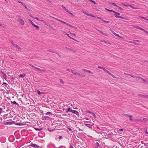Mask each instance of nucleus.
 I'll list each match as a JSON object with an SVG mask.
<instances>
[{
    "label": "nucleus",
    "instance_id": "69168bd1",
    "mask_svg": "<svg viewBox=\"0 0 148 148\" xmlns=\"http://www.w3.org/2000/svg\"><path fill=\"white\" fill-rule=\"evenodd\" d=\"M42 119L43 120H45V118L44 117H43L42 118Z\"/></svg>",
    "mask_w": 148,
    "mask_h": 148
},
{
    "label": "nucleus",
    "instance_id": "a211bd4d",
    "mask_svg": "<svg viewBox=\"0 0 148 148\" xmlns=\"http://www.w3.org/2000/svg\"><path fill=\"white\" fill-rule=\"evenodd\" d=\"M109 75H110L111 76H112L113 78H116V79H119V77H116L114 76L113 74L110 73V74H109Z\"/></svg>",
    "mask_w": 148,
    "mask_h": 148
},
{
    "label": "nucleus",
    "instance_id": "774afa93",
    "mask_svg": "<svg viewBox=\"0 0 148 148\" xmlns=\"http://www.w3.org/2000/svg\"><path fill=\"white\" fill-rule=\"evenodd\" d=\"M97 146H98L99 145V144L98 142H97Z\"/></svg>",
    "mask_w": 148,
    "mask_h": 148
},
{
    "label": "nucleus",
    "instance_id": "37998d69",
    "mask_svg": "<svg viewBox=\"0 0 148 148\" xmlns=\"http://www.w3.org/2000/svg\"><path fill=\"white\" fill-rule=\"evenodd\" d=\"M2 108H0V115L1 114L2 112Z\"/></svg>",
    "mask_w": 148,
    "mask_h": 148
},
{
    "label": "nucleus",
    "instance_id": "e433bc0d",
    "mask_svg": "<svg viewBox=\"0 0 148 148\" xmlns=\"http://www.w3.org/2000/svg\"><path fill=\"white\" fill-rule=\"evenodd\" d=\"M101 20H102V21H104V22H106V23H110L109 21H106L104 20H103V19H101Z\"/></svg>",
    "mask_w": 148,
    "mask_h": 148
},
{
    "label": "nucleus",
    "instance_id": "f03ea898",
    "mask_svg": "<svg viewBox=\"0 0 148 148\" xmlns=\"http://www.w3.org/2000/svg\"><path fill=\"white\" fill-rule=\"evenodd\" d=\"M132 26H133V27H134L135 28H137V29H140L141 30H142L144 32H146L148 34V32L147 31H146V30L144 29H143L140 27H139L136 25H133Z\"/></svg>",
    "mask_w": 148,
    "mask_h": 148
},
{
    "label": "nucleus",
    "instance_id": "8fccbe9b",
    "mask_svg": "<svg viewBox=\"0 0 148 148\" xmlns=\"http://www.w3.org/2000/svg\"><path fill=\"white\" fill-rule=\"evenodd\" d=\"M106 73H108L109 75V74L110 73L108 71V70H107L106 71Z\"/></svg>",
    "mask_w": 148,
    "mask_h": 148
},
{
    "label": "nucleus",
    "instance_id": "423d86ee",
    "mask_svg": "<svg viewBox=\"0 0 148 148\" xmlns=\"http://www.w3.org/2000/svg\"><path fill=\"white\" fill-rule=\"evenodd\" d=\"M130 76L133 77L134 78H139L140 79L142 80H143V81H145V80L144 79H143L142 78L139 77H137L136 76H134V75H132L131 74L130 75Z\"/></svg>",
    "mask_w": 148,
    "mask_h": 148
},
{
    "label": "nucleus",
    "instance_id": "cd10ccee",
    "mask_svg": "<svg viewBox=\"0 0 148 148\" xmlns=\"http://www.w3.org/2000/svg\"><path fill=\"white\" fill-rule=\"evenodd\" d=\"M114 35H115V36H118L120 38H121V37L119 34H116V33H114Z\"/></svg>",
    "mask_w": 148,
    "mask_h": 148
},
{
    "label": "nucleus",
    "instance_id": "c85d7f7f",
    "mask_svg": "<svg viewBox=\"0 0 148 148\" xmlns=\"http://www.w3.org/2000/svg\"><path fill=\"white\" fill-rule=\"evenodd\" d=\"M101 34L107 36V35L106 34L103 33L102 32L100 31L99 32Z\"/></svg>",
    "mask_w": 148,
    "mask_h": 148
},
{
    "label": "nucleus",
    "instance_id": "5fc2aeb1",
    "mask_svg": "<svg viewBox=\"0 0 148 148\" xmlns=\"http://www.w3.org/2000/svg\"><path fill=\"white\" fill-rule=\"evenodd\" d=\"M73 27H71L73 28H75V29H77V27H74V26H73Z\"/></svg>",
    "mask_w": 148,
    "mask_h": 148
},
{
    "label": "nucleus",
    "instance_id": "393cba45",
    "mask_svg": "<svg viewBox=\"0 0 148 148\" xmlns=\"http://www.w3.org/2000/svg\"><path fill=\"white\" fill-rule=\"evenodd\" d=\"M12 123V122H6L5 123V125H9Z\"/></svg>",
    "mask_w": 148,
    "mask_h": 148
},
{
    "label": "nucleus",
    "instance_id": "a18cd8bd",
    "mask_svg": "<svg viewBox=\"0 0 148 148\" xmlns=\"http://www.w3.org/2000/svg\"><path fill=\"white\" fill-rule=\"evenodd\" d=\"M98 68H99V69H103V67H101V66H98Z\"/></svg>",
    "mask_w": 148,
    "mask_h": 148
},
{
    "label": "nucleus",
    "instance_id": "2eb2a0df",
    "mask_svg": "<svg viewBox=\"0 0 148 148\" xmlns=\"http://www.w3.org/2000/svg\"><path fill=\"white\" fill-rule=\"evenodd\" d=\"M62 8H63L67 12H69V10L68 9L66 8L63 5H62Z\"/></svg>",
    "mask_w": 148,
    "mask_h": 148
},
{
    "label": "nucleus",
    "instance_id": "338daca9",
    "mask_svg": "<svg viewBox=\"0 0 148 148\" xmlns=\"http://www.w3.org/2000/svg\"><path fill=\"white\" fill-rule=\"evenodd\" d=\"M69 148H73V147L71 145Z\"/></svg>",
    "mask_w": 148,
    "mask_h": 148
},
{
    "label": "nucleus",
    "instance_id": "603ef678",
    "mask_svg": "<svg viewBox=\"0 0 148 148\" xmlns=\"http://www.w3.org/2000/svg\"><path fill=\"white\" fill-rule=\"evenodd\" d=\"M30 65L32 67H33V68H35V66H33V65H32V64H30Z\"/></svg>",
    "mask_w": 148,
    "mask_h": 148
},
{
    "label": "nucleus",
    "instance_id": "58836bf2",
    "mask_svg": "<svg viewBox=\"0 0 148 148\" xmlns=\"http://www.w3.org/2000/svg\"><path fill=\"white\" fill-rule=\"evenodd\" d=\"M141 17V18H143V19H144L147 21H148V19H147V18H146L144 17Z\"/></svg>",
    "mask_w": 148,
    "mask_h": 148
},
{
    "label": "nucleus",
    "instance_id": "e2e57ef3",
    "mask_svg": "<svg viewBox=\"0 0 148 148\" xmlns=\"http://www.w3.org/2000/svg\"><path fill=\"white\" fill-rule=\"evenodd\" d=\"M119 131H123V129H120L119 130Z\"/></svg>",
    "mask_w": 148,
    "mask_h": 148
},
{
    "label": "nucleus",
    "instance_id": "b1692460",
    "mask_svg": "<svg viewBox=\"0 0 148 148\" xmlns=\"http://www.w3.org/2000/svg\"><path fill=\"white\" fill-rule=\"evenodd\" d=\"M28 21L32 25L34 23L30 19H28Z\"/></svg>",
    "mask_w": 148,
    "mask_h": 148
},
{
    "label": "nucleus",
    "instance_id": "4c0bfd02",
    "mask_svg": "<svg viewBox=\"0 0 148 148\" xmlns=\"http://www.w3.org/2000/svg\"><path fill=\"white\" fill-rule=\"evenodd\" d=\"M112 4L114 6H115L117 7L118 5H116L115 3H112Z\"/></svg>",
    "mask_w": 148,
    "mask_h": 148
},
{
    "label": "nucleus",
    "instance_id": "bf43d9fd",
    "mask_svg": "<svg viewBox=\"0 0 148 148\" xmlns=\"http://www.w3.org/2000/svg\"><path fill=\"white\" fill-rule=\"evenodd\" d=\"M59 138L60 139H61L62 138V137L61 136H59Z\"/></svg>",
    "mask_w": 148,
    "mask_h": 148
},
{
    "label": "nucleus",
    "instance_id": "f3484780",
    "mask_svg": "<svg viewBox=\"0 0 148 148\" xmlns=\"http://www.w3.org/2000/svg\"><path fill=\"white\" fill-rule=\"evenodd\" d=\"M85 125L87 127L90 128H92V126L91 125L89 124H86Z\"/></svg>",
    "mask_w": 148,
    "mask_h": 148
},
{
    "label": "nucleus",
    "instance_id": "49530a36",
    "mask_svg": "<svg viewBox=\"0 0 148 148\" xmlns=\"http://www.w3.org/2000/svg\"><path fill=\"white\" fill-rule=\"evenodd\" d=\"M14 104H17V103H16V102L15 101H14L13 102H12Z\"/></svg>",
    "mask_w": 148,
    "mask_h": 148
},
{
    "label": "nucleus",
    "instance_id": "9b49d317",
    "mask_svg": "<svg viewBox=\"0 0 148 148\" xmlns=\"http://www.w3.org/2000/svg\"><path fill=\"white\" fill-rule=\"evenodd\" d=\"M40 21L42 22L44 24L47 25H49V24L48 23H47L46 21L43 20H39Z\"/></svg>",
    "mask_w": 148,
    "mask_h": 148
},
{
    "label": "nucleus",
    "instance_id": "6e6d98bb",
    "mask_svg": "<svg viewBox=\"0 0 148 148\" xmlns=\"http://www.w3.org/2000/svg\"><path fill=\"white\" fill-rule=\"evenodd\" d=\"M117 8H118L119 9H122L119 6H117Z\"/></svg>",
    "mask_w": 148,
    "mask_h": 148
},
{
    "label": "nucleus",
    "instance_id": "13d9d810",
    "mask_svg": "<svg viewBox=\"0 0 148 148\" xmlns=\"http://www.w3.org/2000/svg\"><path fill=\"white\" fill-rule=\"evenodd\" d=\"M111 31L112 32V33L113 34H114V33H115L112 30H111Z\"/></svg>",
    "mask_w": 148,
    "mask_h": 148
},
{
    "label": "nucleus",
    "instance_id": "39448f33",
    "mask_svg": "<svg viewBox=\"0 0 148 148\" xmlns=\"http://www.w3.org/2000/svg\"><path fill=\"white\" fill-rule=\"evenodd\" d=\"M122 4L123 5L126 6L130 7V8H131L134 9H137V8L134 7L133 6H132L130 4L125 5V4L123 3H122Z\"/></svg>",
    "mask_w": 148,
    "mask_h": 148
},
{
    "label": "nucleus",
    "instance_id": "ddd939ff",
    "mask_svg": "<svg viewBox=\"0 0 148 148\" xmlns=\"http://www.w3.org/2000/svg\"><path fill=\"white\" fill-rule=\"evenodd\" d=\"M34 69H36V70L39 71H41V72H45V70H41L39 68H37V67H35V68H34Z\"/></svg>",
    "mask_w": 148,
    "mask_h": 148
},
{
    "label": "nucleus",
    "instance_id": "c9c22d12",
    "mask_svg": "<svg viewBox=\"0 0 148 148\" xmlns=\"http://www.w3.org/2000/svg\"><path fill=\"white\" fill-rule=\"evenodd\" d=\"M11 44H12V45H13V46H15V45H15V44L14 43V42H12V41H11Z\"/></svg>",
    "mask_w": 148,
    "mask_h": 148
},
{
    "label": "nucleus",
    "instance_id": "72a5a7b5",
    "mask_svg": "<svg viewBox=\"0 0 148 148\" xmlns=\"http://www.w3.org/2000/svg\"><path fill=\"white\" fill-rule=\"evenodd\" d=\"M51 113L50 112H47L46 114H45L46 115H48V114H51Z\"/></svg>",
    "mask_w": 148,
    "mask_h": 148
},
{
    "label": "nucleus",
    "instance_id": "680f3d73",
    "mask_svg": "<svg viewBox=\"0 0 148 148\" xmlns=\"http://www.w3.org/2000/svg\"><path fill=\"white\" fill-rule=\"evenodd\" d=\"M97 18H98L99 19H101H101H102L101 18H100V17H98Z\"/></svg>",
    "mask_w": 148,
    "mask_h": 148
},
{
    "label": "nucleus",
    "instance_id": "f704fd0d",
    "mask_svg": "<svg viewBox=\"0 0 148 148\" xmlns=\"http://www.w3.org/2000/svg\"><path fill=\"white\" fill-rule=\"evenodd\" d=\"M35 129L37 131H40L42 130L41 129H39V128H35Z\"/></svg>",
    "mask_w": 148,
    "mask_h": 148
},
{
    "label": "nucleus",
    "instance_id": "f257e3e1",
    "mask_svg": "<svg viewBox=\"0 0 148 148\" xmlns=\"http://www.w3.org/2000/svg\"><path fill=\"white\" fill-rule=\"evenodd\" d=\"M17 22H18L21 25H23L25 24V22L22 18H21V16H17Z\"/></svg>",
    "mask_w": 148,
    "mask_h": 148
},
{
    "label": "nucleus",
    "instance_id": "de8ad7c7",
    "mask_svg": "<svg viewBox=\"0 0 148 148\" xmlns=\"http://www.w3.org/2000/svg\"><path fill=\"white\" fill-rule=\"evenodd\" d=\"M60 82L61 83H62V84H64V82L63 81V80L62 79H60Z\"/></svg>",
    "mask_w": 148,
    "mask_h": 148
},
{
    "label": "nucleus",
    "instance_id": "864d4df0",
    "mask_svg": "<svg viewBox=\"0 0 148 148\" xmlns=\"http://www.w3.org/2000/svg\"><path fill=\"white\" fill-rule=\"evenodd\" d=\"M68 13H69L71 15H73V14L71 13L70 12V11H69V12H68Z\"/></svg>",
    "mask_w": 148,
    "mask_h": 148
},
{
    "label": "nucleus",
    "instance_id": "5701e85b",
    "mask_svg": "<svg viewBox=\"0 0 148 148\" xmlns=\"http://www.w3.org/2000/svg\"><path fill=\"white\" fill-rule=\"evenodd\" d=\"M37 92L38 94V95H41L43 94V92H40V91L39 90L37 91Z\"/></svg>",
    "mask_w": 148,
    "mask_h": 148
},
{
    "label": "nucleus",
    "instance_id": "c03bdc74",
    "mask_svg": "<svg viewBox=\"0 0 148 148\" xmlns=\"http://www.w3.org/2000/svg\"><path fill=\"white\" fill-rule=\"evenodd\" d=\"M145 133H146L147 134H148V131H147V130H145Z\"/></svg>",
    "mask_w": 148,
    "mask_h": 148
},
{
    "label": "nucleus",
    "instance_id": "a19ab883",
    "mask_svg": "<svg viewBox=\"0 0 148 148\" xmlns=\"http://www.w3.org/2000/svg\"><path fill=\"white\" fill-rule=\"evenodd\" d=\"M62 23L67 25H69V24L68 23H66V22H64V21H63V22H62Z\"/></svg>",
    "mask_w": 148,
    "mask_h": 148
},
{
    "label": "nucleus",
    "instance_id": "4d7b16f0",
    "mask_svg": "<svg viewBox=\"0 0 148 148\" xmlns=\"http://www.w3.org/2000/svg\"><path fill=\"white\" fill-rule=\"evenodd\" d=\"M67 25L69 26V27H73V26H72V25H70L69 24V25Z\"/></svg>",
    "mask_w": 148,
    "mask_h": 148
},
{
    "label": "nucleus",
    "instance_id": "4468645a",
    "mask_svg": "<svg viewBox=\"0 0 148 148\" xmlns=\"http://www.w3.org/2000/svg\"><path fill=\"white\" fill-rule=\"evenodd\" d=\"M123 115L124 116H128V117H129V118H130V120H132V116H131L130 115H127L126 114H123Z\"/></svg>",
    "mask_w": 148,
    "mask_h": 148
},
{
    "label": "nucleus",
    "instance_id": "7c9ffc66",
    "mask_svg": "<svg viewBox=\"0 0 148 148\" xmlns=\"http://www.w3.org/2000/svg\"><path fill=\"white\" fill-rule=\"evenodd\" d=\"M143 97L148 98V95H145L143 96Z\"/></svg>",
    "mask_w": 148,
    "mask_h": 148
},
{
    "label": "nucleus",
    "instance_id": "20e7f679",
    "mask_svg": "<svg viewBox=\"0 0 148 148\" xmlns=\"http://www.w3.org/2000/svg\"><path fill=\"white\" fill-rule=\"evenodd\" d=\"M117 13H119V14H115L114 16L115 17L121 18H122V19H126L125 18L123 17L120 16H119V15H120V14L118 12H117Z\"/></svg>",
    "mask_w": 148,
    "mask_h": 148
},
{
    "label": "nucleus",
    "instance_id": "1a4fd4ad",
    "mask_svg": "<svg viewBox=\"0 0 148 148\" xmlns=\"http://www.w3.org/2000/svg\"><path fill=\"white\" fill-rule=\"evenodd\" d=\"M30 146L33 147L35 148H37L39 147V146L37 145H36L35 144H33V143H31L30 145Z\"/></svg>",
    "mask_w": 148,
    "mask_h": 148
},
{
    "label": "nucleus",
    "instance_id": "2f4dec72",
    "mask_svg": "<svg viewBox=\"0 0 148 148\" xmlns=\"http://www.w3.org/2000/svg\"><path fill=\"white\" fill-rule=\"evenodd\" d=\"M147 120H148V119H146V118H144L143 119V121L144 122H146L147 121Z\"/></svg>",
    "mask_w": 148,
    "mask_h": 148
},
{
    "label": "nucleus",
    "instance_id": "0eeeda50",
    "mask_svg": "<svg viewBox=\"0 0 148 148\" xmlns=\"http://www.w3.org/2000/svg\"><path fill=\"white\" fill-rule=\"evenodd\" d=\"M32 25L37 30H39V26H38V25H37L35 24L34 23Z\"/></svg>",
    "mask_w": 148,
    "mask_h": 148
},
{
    "label": "nucleus",
    "instance_id": "09e8293b",
    "mask_svg": "<svg viewBox=\"0 0 148 148\" xmlns=\"http://www.w3.org/2000/svg\"><path fill=\"white\" fill-rule=\"evenodd\" d=\"M124 74H125V75H129V76H130V75H131V74H129L127 73H124Z\"/></svg>",
    "mask_w": 148,
    "mask_h": 148
},
{
    "label": "nucleus",
    "instance_id": "9d476101",
    "mask_svg": "<svg viewBox=\"0 0 148 148\" xmlns=\"http://www.w3.org/2000/svg\"><path fill=\"white\" fill-rule=\"evenodd\" d=\"M86 112L88 113H89L90 114H92L94 116V117L95 118H96V116H95V114L93 112H90V111H86Z\"/></svg>",
    "mask_w": 148,
    "mask_h": 148
},
{
    "label": "nucleus",
    "instance_id": "473e14b6",
    "mask_svg": "<svg viewBox=\"0 0 148 148\" xmlns=\"http://www.w3.org/2000/svg\"><path fill=\"white\" fill-rule=\"evenodd\" d=\"M15 125H19L21 126V125H23V124H22L21 123H17L15 124Z\"/></svg>",
    "mask_w": 148,
    "mask_h": 148
},
{
    "label": "nucleus",
    "instance_id": "f8f14e48",
    "mask_svg": "<svg viewBox=\"0 0 148 148\" xmlns=\"http://www.w3.org/2000/svg\"><path fill=\"white\" fill-rule=\"evenodd\" d=\"M26 76V75L25 74L23 73L22 74H20L19 76V78L21 77V78H23L25 77Z\"/></svg>",
    "mask_w": 148,
    "mask_h": 148
},
{
    "label": "nucleus",
    "instance_id": "aec40b11",
    "mask_svg": "<svg viewBox=\"0 0 148 148\" xmlns=\"http://www.w3.org/2000/svg\"><path fill=\"white\" fill-rule=\"evenodd\" d=\"M65 34L66 35H67L70 38H71L73 40H75V39L71 37L67 33H66Z\"/></svg>",
    "mask_w": 148,
    "mask_h": 148
},
{
    "label": "nucleus",
    "instance_id": "a878e982",
    "mask_svg": "<svg viewBox=\"0 0 148 148\" xmlns=\"http://www.w3.org/2000/svg\"><path fill=\"white\" fill-rule=\"evenodd\" d=\"M76 75L77 76H80L82 75L79 73H77Z\"/></svg>",
    "mask_w": 148,
    "mask_h": 148
},
{
    "label": "nucleus",
    "instance_id": "052dcab7",
    "mask_svg": "<svg viewBox=\"0 0 148 148\" xmlns=\"http://www.w3.org/2000/svg\"><path fill=\"white\" fill-rule=\"evenodd\" d=\"M71 34H72V35H73V36H76L75 34H72L71 33Z\"/></svg>",
    "mask_w": 148,
    "mask_h": 148
},
{
    "label": "nucleus",
    "instance_id": "3c124183",
    "mask_svg": "<svg viewBox=\"0 0 148 148\" xmlns=\"http://www.w3.org/2000/svg\"><path fill=\"white\" fill-rule=\"evenodd\" d=\"M23 5V6L25 7V8L26 9H27V6H26V5H25L24 4V5Z\"/></svg>",
    "mask_w": 148,
    "mask_h": 148
},
{
    "label": "nucleus",
    "instance_id": "ea45409f",
    "mask_svg": "<svg viewBox=\"0 0 148 148\" xmlns=\"http://www.w3.org/2000/svg\"><path fill=\"white\" fill-rule=\"evenodd\" d=\"M18 2L19 3H21L22 5H24V4L23 2H21V1H18Z\"/></svg>",
    "mask_w": 148,
    "mask_h": 148
},
{
    "label": "nucleus",
    "instance_id": "79ce46f5",
    "mask_svg": "<svg viewBox=\"0 0 148 148\" xmlns=\"http://www.w3.org/2000/svg\"><path fill=\"white\" fill-rule=\"evenodd\" d=\"M53 18L54 19H55L56 20H57V21H60V20L59 19H57V18H55L53 17Z\"/></svg>",
    "mask_w": 148,
    "mask_h": 148
},
{
    "label": "nucleus",
    "instance_id": "7ed1b4c3",
    "mask_svg": "<svg viewBox=\"0 0 148 148\" xmlns=\"http://www.w3.org/2000/svg\"><path fill=\"white\" fill-rule=\"evenodd\" d=\"M82 12L84 14H85L88 16L93 17H95V16H94L93 15L88 14V13H87V12H86V11H82Z\"/></svg>",
    "mask_w": 148,
    "mask_h": 148
},
{
    "label": "nucleus",
    "instance_id": "6e6552de",
    "mask_svg": "<svg viewBox=\"0 0 148 148\" xmlns=\"http://www.w3.org/2000/svg\"><path fill=\"white\" fill-rule=\"evenodd\" d=\"M105 9L109 12H114V13L115 14H119V13H117V12H116L114 11L109 10L106 8H105Z\"/></svg>",
    "mask_w": 148,
    "mask_h": 148
},
{
    "label": "nucleus",
    "instance_id": "6ab92c4d",
    "mask_svg": "<svg viewBox=\"0 0 148 148\" xmlns=\"http://www.w3.org/2000/svg\"><path fill=\"white\" fill-rule=\"evenodd\" d=\"M82 70L85 71L86 72H88V73H90L91 74H92V73L90 71L87 70L86 69H83Z\"/></svg>",
    "mask_w": 148,
    "mask_h": 148
},
{
    "label": "nucleus",
    "instance_id": "4be33fe9",
    "mask_svg": "<svg viewBox=\"0 0 148 148\" xmlns=\"http://www.w3.org/2000/svg\"><path fill=\"white\" fill-rule=\"evenodd\" d=\"M74 114H76L78 116H79V113L77 111H75Z\"/></svg>",
    "mask_w": 148,
    "mask_h": 148
},
{
    "label": "nucleus",
    "instance_id": "dca6fc26",
    "mask_svg": "<svg viewBox=\"0 0 148 148\" xmlns=\"http://www.w3.org/2000/svg\"><path fill=\"white\" fill-rule=\"evenodd\" d=\"M71 70V72L73 74L76 75L77 72H76V71H75L74 70Z\"/></svg>",
    "mask_w": 148,
    "mask_h": 148
},
{
    "label": "nucleus",
    "instance_id": "0e129e2a",
    "mask_svg": "<svg viewBox=\"0 0 148 148\" xmlns=\"http://www.w3.org/2000/svg\"><path fill=\"white\" fill-rule=\"evenodd\" d=\"M72 70L71 69H68V70H67V71H71V70Z\"/></svg>",
    "mask_w": 148,
    "mask_h": 148
},
{
    "label": "nucleus",
    "instance_id": "bb28decb",
    "mask_svg": "<svg viewBox=\"0 0 148 148\" xmlns=\"http://www.w3.org/2000/svg\"><path fill=\"white\" fill-rule=\"evenodd\" d=\"M71 110V109L69 107V108H68V109L67 110V111L66 112V113H67V112H70V110Z\"/></svg>",
    "mask_w": 148,
    "mask_h": 148
},
{
    "label": "nucleus",
    "instance_id": "412c9836",
    "mask_svg": "<svg viewBox=\"0 0 148 148\" xmlns=\"http://www.w3.org/2000/svg\"><path fill=\"white\" fill-rule=\"evenodd\" d=\"M29 16L31 17H32V18H34V19H36L38 21H39V19L37 18V17H35L34 16H33L31 14H30V15H29Z\"/></svg>",
    "mask_w": 148,
    "mask_h": 148
},
{
    "label": "nucleus",
    "instance_id": "c756f323",
    "mask_svg": "<svg viewBox=\"0 0 148 148\" xmlns=\"http://www.w3.org/2000/svg\"><path fill=\"white\" fill-rule=\"evenodd\" d=\"M75 110H70L71 112L74 113H75Z\"/></svg>",
    "mask_w": 148,
    "mask_h": 148
}]
</instances>
